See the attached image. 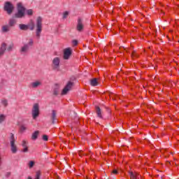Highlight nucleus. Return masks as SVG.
<instances>
[{
  "label": "nucleus",
  "instance_id": "nucleus-1",
  "mask_svg": "<svg viewBox=\"0 0 179 179\" xmlns=\"http://www.w3.org/2000/svg\"><path fill=\"white\" fill-rule=\"evenodd\" d=\"M26 12V8L23 6L22 3H18L17 4V13L14 15V17L16 19H22V17H24Z\"/></svg>",
  "mask_w": 179,
  "mask_h": 179
},
{
  "label": "nucleus",
  "instance_id": "nucleus-2",
  "mask_svg": "<svg viewBox=\"0 0 179 179\" xmlns=\"http://www.w3.org/2000/svg\"><path fill=\"white\" fill-rule=\"evenodd\" d=\"M43 31V18L41 17H38L36 18V37L40 38L41 36V31Z\"/></svg>",
  "mask_w": 179,
  "mask_h": 179
},
{
  "label": "nucleus",
  "instance_id": "nucleus-3",
  "mask_svg": "<svg viewBox=\"0 0 179 179\" xmlns=\"http://www.w3.org/2000/svg\"><path fill=\"white\" fill-rule=\"evenodd\" d=\"M15 142H16L15 134L10 133V145L11 148V152L13 154L17 153V147L16 146V144H15Z\"/></svg>",
  "mask_w": 179,
  "mask_h": 179
},
{
  "label": "nucleus",
  "instance_id": "nucleus-4",
  "mask_svg": "<svg viewBox=\"0 0 179 179\" xmlns=\"http://www.w3.org/2000/svg\"><path fill=\"white\" fill-rule=\"evenodd\" d=\"M15 9V7L13 6V4L10 3V1H6L4 4V10L7 12L8 15H12L13 10Z\"/></svg>",
  "mask_w": 179,
  "mask_h": 179
},
{
  "label": "nucleus",
  "instance_id": "nucleus-5",
  "mask_svg": "<svg viewBox=\"0 0 179 179\" xmlns=\"http://www.w3.org/2000/svg\"><path fill=\"white\" fill-rule=\"evenodd\" d=\"M59 64H61V58L56 57L53 58L52 62V67L54 71H59Z\"/></svg>",
  "mask_w": 179,
  "mask_h": 179
},
{
  "label": "nucleus",
  "instance_id": "nucleus-6",
  "mask_svg": "<svg viewBox=\"0 0 179 179\" xmlns=\"http://www.w3.org/2000/svg\"><path fill=\"white\" fill-rule=\"evenodd\" d=\"M40 114V109L38 108V104L35 103L33 107L32 110V117L34 120H36L37 117H38V115Z\"/></svg>",
  "mask_w": 179,
  "mask_h": 179
},
{
  "label": "nucleus",
  "instance_id": "nucleus-7",
  "mask_svg": "<svg viewBox=\"0 0 179 179\" xmlns=\"http://www.w3.org/2000/svg\"><path fill=\"white\" fill-rule=\"evenodd\" d=\"M71 55H72V50H71V48L64 49L63 56L64 59H69Z\"/></svg>",
  "mask_w": 179,
  "mask_h": 179
},
{
  "label": "nucleus",
  "instance_id": "nucleus-8",
  "mask_svg": "<svg viewBox=\"0 0 179 179\" xmlns=\"http://www.w3.org/2000/svg\"><path fill=\"white\" fill-rule=\"evenodd\" d=\"M84 28H85V25L83 24V20H82V18H78L77 21L76 29L80 32V31H83Z\"/></svg>",
  "mask_w": 179,
  "mask_h": 179
},
{
  "label": "nucleus",
  "instance_id": "nucleus-9",
  "mask_svg": "<svg viewBox=\"0 0 179 179\" xmlns=\"http://www.w3.org/2000/svg\"><path fill=\"white\" fill-rule=\"evenodd\" d=\"M73 86V83L72 82H69L64 89L62 92V94L65 95L72 89V87Z\"/></svg>",
  "mask_w": 179,
  "mask_h": 179
},
{
  "label": "nucleus",
  "instance_id": "nucleus-10",
  "mask_svg": "<svg viewBox=\"0 0 179 179\" xmlns=\"http://www.w3.org/2000/svg\"><path fill=\"white\" fill-rule=\"evenodd\" d=\"M29 47L28 44H24L23 46H22L20 49V54L24 55L27 54L29 52Z\"/></svg>",
  "mask_w": 179,
  "mask_h": 179
},
{
  "label": "nucleus",
  "instance_id": "nucleus-11",
  "mask_svg": "<svg viewBox=\"0 0 179 179\" xmlns=\"http://www.w3.org/2000/svg\"><path fill=\"white\" fill-rule=\"evenodd\" d=\"M31 86L33 89H37V87H40V86H41V81H35L31 83Z\"/></svg>",
  "mask_w": 179,
  "mask_h": 179
},
{
  "label": "nucleus",
  "instance_id": "nucleus-12",
  "mask_svg": "<svg viewBox=\"0 0 179 179\" xmlns=\"http://www.w3.org/2000/svg\"><path fill=\"white\" fill-rule=\"evenodd\" d=\"M51 120L52 124H55V120H57V111L55 110H52Z\"/></svg>",
  "mask_w": 179,
  "mask_h": 179
},
{
  "label": "nucleus",
  "instance_id": "nucleus-13",
  "mask_svg": "<svg viewBox=\"0 0 179 179\" xmlns=\"http://www.w3.org/2000/svg\"><path fill=\"white\" fill-rule=\"evenodd\" d=\"M5 51H6V43H2L0 48V55H3Z\"/></svg>",
  "mask_w": 179,
  "mask_h": 179
},
{
  "label": "nucleus",
  "instance_id": "nucleus-14",
  "mask_svg": "<svg viewBox=\"0 0 179 179\" xmlns=\"http://www.w3.org/2000/svg\"><path fill=\"white\" fill-rule=\"evenodd\" d=\"M19 28H20V30H24V31L29 30V26H27V24H20Z\"/></svg>",
  "mask_w": 179,
  "mask_h": 179
},
{
  "label": "nucleus",
  "instance_id": "nucleus-15",
  "mask_svg": "<svg viewBox=\"0 0 179 179\" xmlns=\"http://www.w3.org/2000/svg\"><path fill=\"white\" fill-rule=\"evenodd\" d=\"M14 48H15V44L10 43L7 46L6 51H8V52H10L11 51H13Z\"/></svg>",
  "mask_w": 179,
  "mask_h": 179
},
{
  "label": "nucleus",
  "instance_id": "nucleus-16",
  "mask_svg": "<svg viewBox=\"0 0 179 179\" xmlns=\"http://www.w3.org/2000/svg\"><path fill=\"white\" fill-rule=\"evenodd\" d=\"M28 26V29H29V30H31V31L33 30H34V27H35V24L34 22L33 21H31L28 24H27Z\"/></svg>",
  "mask_w": 179,
  "mask_h": 179
},
{
  "label": "nucleus",
  "instance_id": "nucleus-17",
  "mask_svg": "<svg viewBox=\"0 0 179 179\" xmlns=\"http://www.w3.org/2000/svg\"><path fill=\"white\" fill-rule=\"evenodd\" d=\"M91 86H97L99 85V82H97V78H93L90 81Z\"/></svg>",
  "mask_w": 179,
  "mask_h": 179
},
{
  "label": "nucleus",
  "instance_id": "nucleus-18",
  "mask_svg": "<svg viewBox=\"0 0 179 179\" xmlns=\"http://www.w3.org/2000/svg\"><path fill=\"white\" fill-rule=\"evenodd\" d=\"M16 24V20L15 19H10L8 22V26L10 27H13Z\"/></svg>",
  "mask_w": 179,
  "mask_h": 179
},
{
  "label": "nucleus",
  "instance_id": "nucleus-19",
  "mask_svg": "<svg viewBox=\"0 0 179 179\" xmlns=\"http://www.w3.org/2000/svg\"><path fill=\"white\" fill-rule=\"evenodd\" d=\"M96 114L99 118H103V116L101 115V109H100V107L96 106Z\"/></svg>",
  "mask_w": 179,
  "mask_h": 179
},
{
  "label": "nucleus",
  "instance_id": "nucleus-20",
  "mask_svg": "<svg viewBox=\"0 0 179 179\" xmlns=\"http://www.w3.org/2000/svg\"><path fill=\"white\" fill-rule=\"evenodd\" d=\"M9 25H4L2 27L1 30L3 31V33H8V31H9Z\"/></svg>",
  "mask_w": 179,
  "mask_h": 179
},
{
  "label": "nucleus",
  "instance_id": "nucleus-21",
  "mask_svg": "<svg viewBox=\"0 0 179 179\" xmlns=\"http://www.w3.org/2000/svg\"><path fill=\"white\" fill-rule=\"evenodd\" d=\"M130 179H138V173H134V172L129 173Z\"/></svg>",
  "mask_w": 179,
  "mask_h": 179
},
{
  "label": "nucleus",
  "instance_id": "nucleus-22",
  "mask_svg": "<svg viewBox=\"0 0 179 179\" xmlns=\"http://www.w3.org/2000/svg\"><path fill=\"white\" fill-rule=\"evenodd\" d=\"M38 136V131H36L34 133H33L31 139H33L34 141H36V139H37Z\"/></svg>",
  "mask_w": 179,
  "mask_h": 179
},
{
  "label": "nucleus",
  "instance_id": "nucleus-23",
  "mask_svg": "<svg viewBox=\"0 0 179 179\" xmlns=\"http://www.w3.org/2000/svg\"><path fill=\"white\" fill-rule=\"evenodd\" d=\"M5 120H6V116L3 114L0 115V124H2Z\"/></svg>",
  "mask_w": 179,
  "mask_h": 179
},
{
  "label": "nucleus",
  "instance_id": "nucleus-24",
  "mask_svg": "<svg viewBox=\"0 0 179 179\" xmlns=\"http://www.w3.org/2000/svg\"><path fill=\"white\" fill-rule=\"evenodd\" d=\"M41 177V172L40 171H37L35 176V179H40Z\"/></svg>",
  "mask_w": 179,
  "mask_h": 179
},
{
  "label": "nucleus",
  "instance_id": "nucleus-25",
  "mask_svg": "<svg viewBox=\"0 0 179 179\" xmlns=\"http://www.w3.org/2000/svg\"><path fill=\"white\" fill-rule=\"evenodd\" d=\"M28 45L29 48L31 47L33 44H34V42L33 41V39H29L28 43H26Z\"/></svg>",
  "mask_w": 179,
  "mask_h": 179
},
{
  "label": "nucleus",
  "instance_id": "nucleus-26",
  "mask_svg": "<svg viewBox=\"0 0 179 179\" xmlns=\"http://www.w3.org/2000/svg\"><path fill=\"white\" fill-rule=\"evenodd\" d=\"M27 15H28L29 16L33 15V10L31 9L27 10Z\"/></svg>",
  "mask_w": 179,
  "mask_h": 179
},
{
  "label": "nucleus",
  "instance_id": "nucleus-27",
  "mask_svg": "<svg viewBox=\"0 0 179 179\" xmlns=\"http://www.w3.org/2000/svg\"><path fill=\"white\" fill-rule=\"evenodd\" d=\"M22 146L24 148H27V141H26V140L22 141Z\"/></svg>",
  "mask_w": 179,
  "mask_h": 179
},
{
  "label": "nucleus",
  "instance_id": "nucleus-28",
  "mask_svg": "<svg viewBox=\"0 0 179 179\" xmlns=\"http://www.w3.org/2000/svg\"><path fill=\"white\" fill-rule=\"evenodd\" d=\"M68 15H69V13H68V11H65L63 14V19H66V17H68Z\"/></svg>",
  "mask_w": 179,
  "mask_h": 179
},
{
  "label": "nucleus",
  "instance_id": "nucleus-29",
  "mask_svg": "<svg viewBox=\"0 0 179 179\" xmlns=\"http://www.w3.org/2000/svg\"><path fill=\"white\" fill-rule=\"evenodd\" d=\"M58 93H59V91L58 90V89H55L53 91L54 96H58Z\"/></svg>",
  "mask_w": 179,
  "mask_h": 179
},
{
  "label": "nucleus",
  "instance_id": "nucleus-30",
  "mask_svg": "<svg viewBox=\"0 0 179 179\" xmlns=\"http://www.w3.org/2000/svg\"><path fill=\"white\" fill-rule=\"evenodd\" d=\"M26 129H27V128H26V127H24L23 125L20 127V132H24V131H26Z\"/></svg>",
  "mask_w": 179,
  "mask_h": 179
},
{
  "label": "nucleus",
  "instance_id": "nucleus-31",
  "mask_svg": "<svg viewBox=\"0 0 179 179\" xmlns=\"http://www.w3.org/2000/svg\"><path fill=\"white\" fill-rule=\"evenodd\" d=\"M1 104H3L4 106V107H6V106H8V101L6 100H3L1 101Z\"/></svg>",
  "mask_w": 179,
  "mask_h": 179
},
{
  "label": "nucleus",
  "instance_id": "nucleus-32",
  "mask_svg": "<svg viewBox=\"0 0 179 179\" xmlns=\"http://www.w3.org/2000/svg\"><path fill=\"white\" fill-rule=\"evenodd\" d=\"M33 166H34V162L31 161L29 164V169H31V167H33Z\"/></svg>",
  "mask_w": 179,
  "mask_h": 179
},
{
  "label": "nucleus",
  "instance_id": "nucleus-33",
  "mask_svg": "<svg viewBox=\"0 0 179 179\" xmlns=\"http://www.w3.org/2000/svg\"><path fill=\"white\" fill-rule=\"evenodd\" d=\"M43 141H48V136H47V135H43Z\"/></svg>",
  "mask_w": 179,
  "mask_h": 179
},
{
  "label": "nucleus",
  "instance_id": "nucleus-34",
  "mask_svg": "<svg viewBox=\"0 0 179 179\" xmlns=\"http://www.w3.org/2000/svg\"><path fill=\"white\" fill-rule=\"evenodd\" d=\"M22 152H24V153H27V152H29V148H28V147L24 148Z\"/></svg>",
  "mask_w": 179,
  "mask_h": 179
},
{
  "label": "nucleus",
  "instance_id": "nucleus-35",
  "mask_svg": "<svg viewBox=\"0 0 179 179\" xmlns=\"http://www.w3.org/2000/svg\"><path fill=\"white\" fill-rule=\"evenodd\" d=\"M10 174H11V173L10 172H7L6 173V178H9V177H10Z\"/></svg>",
  "mask_w": 179,
  "mask_h": 179
},
{
  "label": "nucleus",
  "instance_id": "nucleus-36",
  "mask_svg": "<svg viewBox=\"0 0 179 179\" xmlns=\"http://www.w3.org/2000/svg\"><path fill=\"white\" fill-rule=\"evenodd\" d=\"M73 45H78V41H76V40L73 41Z\"/></svg>",
  "mask_w": 179,
  "mask_h": 179
},
{
  "label": "nucleus",
  "instance_id": "nucleus-37",
  "mask_svg": "<svg viewBox=\"0 0 179 179\" xmlns=\"http://www.w3.org/2000/svg\"><path fill=\"white\" fill-rule=\"evenodd\" d=\"M112 174H116V175L118 174V171H117L115 169L113 170V172H112Z\"/></svg>",
  "mask_w": 179,
  "mask_h": 179
},
{
  "label": "nucleus",
  "instance_id": "nucleus-38",
  "mask_svg": "<svg viewBox=\"0 0 179 179\" xmlns=\"http://www.w3.org/2000/svg\"><path fill=\"white\" fill-rule=\"evenodd\" d=\"M169 85H171V86H176V83L175 82H171V83H169Z\"/></svg>",
  "mask_w": 179,
  "mask_h": 179
},
{
  "label": "nucleus",
  "instance_id": "nucleus-39",
  "mask_svg": "<svg viewBox=\"0 0 179 179\" xmlns=\"http://www.w3.org/2000/svg\"><path fill=\"white\" fill-rule=\"evenodd\" d=\"M131 57H132V58H134V57H136V55L135 54V52H133L131 53Z\"/></svg>",
  "mask_w": 179,
  "mask_h": 179
},
{
  "label": "nucleus",
  "instance_id": "nucleus-40",
  "mask_svg": "<svg viewBox=\"0 0 179 179\" xmlns=\"http://www.w3.org/2000/svg\"><path fill=\"white\" fill-rule=\"evenodd\" d=\"M28 179H33V178H31V176H29Z\"/></svg>",
  "mask_w": 179,
  "mask_h": 179
},
{
  "label": "nucleus",
  "instance_id": "nucleus-41",
  "mask_svg": "<svg viewBox=\"0 0 179 179\" xmlns=\"http://www.w3.org/2000/svg\"><path fill=\"white\" fill-rule=\"evenodd\" d=\"M0 166H1V157H0Z\"/></svg>",
  "mask_w": 179,
  "mask_h": 179
},
{
  "label": "nucleus",
  "instance_id": "nucleus-42",
  "mask_svg": "<svg viewBox=\"0 0 179 179\" xmlns=\"http://www.w3.org/2000/svg\"><path fill=\"white\" fill-rule=\"evenodd\" d=\"M79 156H81L80 153H79Z\"/></svg>",
  "mask_w": 179,
  "mask_h": 179
}]
</instances>
